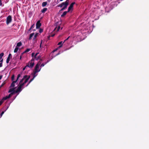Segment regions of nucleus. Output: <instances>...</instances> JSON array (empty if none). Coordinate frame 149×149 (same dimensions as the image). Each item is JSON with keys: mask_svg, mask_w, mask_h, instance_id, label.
Here are the masks:
<instances>
[{"mask_svg": "<svg viewBox=\"0 0 149 149\" xmlns=\"http://www.w3.org/2000/svg\"><path fill=\"white\" fill-rule=\"evenodd\" d=\"M40 63H41L40 61H39L36 65V66H35L33 73V77L30 80L28 83L26 85V86H27L29 85V84L34 79V78L37 75L36 74V73L39 72L40 71L41 69H39V68Z\"/></svg>", "mask_w": 149, "mask_h": 149, "instance_id": "nucleus-3", "label": "nucleus"}, {"mask_svg": "<svg viewBox=\"0 0 149 149\" xmlns=\"http://www.w3.org/2000/svg\"><path fill=\"white\" fill-rule=\"evenodd\" d=\"M30 50V49H27L24 52V53L27 52Z\"/></svg>", "mask_w": 149, "mask_h": 149, "instance_id": "nucleus-21", "label": "nucleus"}, {"mask_svg": "<svg viewBox=\"0 0 149 149\" xmlns=\"http://www.w3.org/2000/svg\"><path fill=\"white\" fill-rule=\"evenodd\" d=\"M55 51V50H54V51Z\"/></svg>", "mask_w": 149, "mask_h": 149, "instance_id": "nucleus-48", "label": "nucleus"}, {"mask_svg": "<svg viewBox=\"0 0 149 149\" xmlns=\"http://www.w3.org/2000/svg\"><path fill=\"white\" fill-rule=\"evenodd\" d=\"M34 60V59H32L31 61H29V63L26 64V67H28L30 68H32L34 65V63L33 62Z\"/></svg>", "mask_w": 149, "mask_h": 149, "instance_id": "nucleus-4", "label": "nucleus"}, {"mask_svg": "<svg viewBox=\"0 0 149 149\" xmlns=\"http://www.w3.org/2000/svg\"><path fill=\"white\" fill-rule=\"evenodd\" d=\"M39 53H37L34 56V58H36V57L37 56V55L39 54Z\"/></svg>", "mask_w": 149, "mask_h": 149, "instance_id": "nucleus-26", "label": "nucleus"}, {"mask_svg": "<svg viewBox=\"0 0 149 149\" xmlns=\"http://www.w3.org/2000/svg\"><path fill=\"white\" fill-rule=\"evenodd\" d=\"M34 53H33L32 54H31L32 56V57H33L34 56Z\"/></svg>", "mask_w": 149, "mask_h": 149, "instance_id": "nucleus-31", "label": "nucleus"}, {"mask_svg": "<svg viewBox=\"0 0 149 149\" xmlns=\"http://www.w3.org/2000/svg\"><path fill=\"white\" fill-rule=\"evenodd\" d=\"M14 79V75L12 76L11 77V79L12 81Z\"/></svg>", "mask_w": 149, "mask_h": 149, "instance_id": "nucleus-24", "label": "nucleus"}, {"mask_svg": "<svg viewBox=\"0 0 149 149\" xmlns=\"http://www.w3.org/2000/svg\"><path fill=\"white\" fill-rule=\"evenodd\" d=\"M32 29H31V28H30L29 29V32L30 31H31V30Z\"/></svg>", "mask_w": 149, "mask_h": 149, "instance_id": "nucleus-39", "label": "nucleus"}, {"mask_svg": "<svg viewBox=\"0 0 149 149\" xmlns=\"http://www.w3.org/2000/svg\"><path fill=\"white\" fill-rule=\"evenodd\" d=\"M26 67H26V66H25V67L24 68H23V70H25V68H26Z\"/></svg>", "mask_w": 149, "mask_h": 149, "instance_id": "nucleus-38", "label": "nucleus"}, {"mask_svg": "<svg viewBox=\"0 0 149 149\" xmlns=\"http://www.w3.org/2000/svg\"><path fill=\"white\" fill-rule=\"evenodd\" d=\"M19 49V42H18L17 43V45L16 46L14 50V52L16 53L17 52Z\"/></svg>", "mask_w": 149, "mask_h": 149, "instance_id": "nucleus-9", "label": "nucleus"}, {"mask_svg": "<svg viewBox=\"0 0 149 149\" xmlns=\"http://www.w3.org/2000/svg\"><path fill=\"white\" fill-rule=\"evenodd\" d=\"M11 56V54H9L8 57L7 59L6 60V62L7 63H8L10 60V56Z\"/></svg>", "mask_w": 149, "mask_h": 149, "instance_id": "nucleus-10", "label": "nucleus"}, {"mask_svg": "<svg viewBox=\"0 0 149 149\" xmlns=\"http://www.w3.org/2000/svg\"><path fill=\"white\" fill-rule=\"evenodd\" d=\"M63 0H60V1H63Z\"/></svg>", "mask_w": 149, "mask_h": 149, "instance_id": "nucleus-44", "label": "nucleus"}, {"mask_svg": "<svg viewBox=\"0 0 149 149\" xmlns=\"http://www.w3.org/2000/svg\"><path fill=\"white\" fill-rule=\"evenodd\" d=\"M34 24H33V25H32L31 26V27H30V28H31V29H32L33 28V27H34Z\"/></svg>", "mask_w": 149, "mask_h": 149, "instance_id": "nucleus-29", "label": "nucleus"}, {"mask_svg": "<svg viewBox=\"0 0 149 149\" xmlns=\"http://www.w3.org/2000/svg\"><path fill=\"white\" fill-rule=\"evenodd\" d=\"M66 1H67L69 3V0H66Z\"/></svg>", "mask_w": 149, "mask_h": 149, "instance_id": "nucleus-43", "label": "nucleus"}, {"mask_svg": "<svg viewBox=\"0 0 149 149\" xmlns=\"http://www.w3.org/2000/svg\"><path fill=\"white\" fill-rule=\"evenodd\" d=\"M62 41H61L58 42V45H60L59 46V47H61L62 46Z\"/></svg>", "mask_w": 149, "mask_h": 149, "instance_id": "nucleus-16", "label": "nucleus"}, {"mask_svg": "<svg viewBox=\"0 0 149 149\" xmlns=\"http://www.w3.org/2000/svg\"><path fill=\"white\" fill-rule=\"evenodd\" d=\"M47 8H44L41 11V12L42 13H45V12L47 10Z\"/></svg>", "mask_w": 149, "mask_h": 149, "instance_id": "nucleus-12", "label": "nucleus"}, {"mask_svg": "<svg viewBox=\"0 0 149 149\" xmlns=\"http://www.w3.org/2000/svg\"><path fill=\"white\" fill-rule=\"evenodd\" d=\"M3 101H0V106L2 104Z\"/></svg>", "mask_w": 149, "mask_h": 149, "instance_id": "nucleus-37", "label": "nucleus"}, {"mask_svg": "<svg viewBox=\"0 0 149 149\" xmlns=\"http://www.w3.org/2000/svg\"><path fill=\"white\" fill-rule=\"evenodd\" d=\"M8 96H6L5 97H4L3 99H2V100H6V99H8Z\"/></svg>", "mask_w": 149, "mask_h": 149, "instance_id": "nucleus-22", "label": "nucleus"}, {"mask_svg": "<svg viewBox=\"0 0 149 149\" xmlns=\"http://www.w3.org/2000/svg\"><path fill=\"white\" fill-rule=\"evenodd\" d=\"M43 30L41 29H40L39 31V32L40 33H42L43 32Z\"/></svg>", "mask_w": 149, "mask_h": 149, "instance_id": "nucleus-23", "label": "nucleus"}, {"mask_svg": "<svg viewBox=\"0 0 149 149\" xmlns=\"http://www.w3.org/2000/svg\"><path fill=\"white\" fill-rule=\"evenodd\" d=\"M69 12H68V10L67 11H64L63 13L61 15V17H63L65 15H66L67 13Z\"/></svg>", "mask_w": 149, "mask_h": 149, "instance_id": "nucleus-11", "label": "nucleus"}, {"mask_svg": "<svg viewBox=\"0 0 149 149\" xmlns=\"http://www.w3.org/2000/svg\"><path fill=\"white\" fill-rule=\"evenodd\" d=\"M4 55V53H2L0 54V60L2 59V58L3 56Z\"/></svg>", "mask_w": 149, "mask_h": 149, "instance_id": "nucleus-18", "label": "nucleus"}, {"mask_svg": "<svg viewBox=\"0 0 149 149\" xmlns=\"http://www.w3.org/2000/svg\"><path fill=\"white\" fill-rule=\"evenodd\" d=\"M40 56H37L36 57V58H34V59H36V60H37L38 59H40L41 61H42V60L41 59H40Z\"/></svg>", "mask_w": 149, "mask_h": 149, "instance_id": "nucleus-17", "label": "nucleus"}, {"mask_svg": "<svg viewBox=\"0 0 149 149\" xmlns=\"http://www.w3.org/2000/svg\"><path fill=\"white\" fill-rule=\"evenodd\" d=\"M3 84H2V85H1V87L2 86H3Z\"/></svg>", "mask_w": 149, "mask_h": 149, "instance_id": "nucleus-46", "label": "nucleus"}, {"mask_svg": "<svg viewBox=\"0 0 149 149\" xmlns=\"http://www.w3.org/2000/svg\"><path fill=\"white\" fill-rule=\"evenodd\" d=\"M65 10V9L64 8H63L60 10V11H62L64 10Z\"/></svg>", "mask_w": 149, "mask_h": 149, "instance_id": "nucleus-35", "label": "nucleus"}, {"mask_svg": "<svg viewBox=\"0 0 149 149\" xmlns=\"http://www.w3.org/2000/svg\"><path fill=\"white\" fill-rule=\"evenodd\" d=\"M19 79V74L17 76V80L15 81H14L11 84L10 88L9 91V93H11L9 94L8 96H7L8 98H10L12 95L15 93H18L19 92V84L17 82V81Z\"/></svg>", "mask_w": 149, "mask_h": 149, "instance_id": "nucleus-1", "label": "nucleus"}, {"mask_svg": "<svg viewBox=\"0 0 149 149\" xmlns=\"http://www.w3.org/2000/svg\"><path fill=\"white\" fill-rule=\"evenodd\" d=\"M50 36H48V39L49 40V38H50Z\"/></svg>", "mask_w": 149, "mask_h": 149, "instance_id": "nucleus-41", "label": "nucleus"}, {"mask_svg": "<svg viewBox=\"0 0 149 149\" xmlns=\"http://www.w3.org/2000/svg\"><path fill=\"white\" fill-rule=\"evenodd\" d=\"M47 4V1L44 2L42 3V7L45 6Z\"/></svg>", "mask_w": 149, "mask_h": 149, "instance_id": "nucleus-14", "label": "nucleus"}, {"mask_svg": "<svg viewBox=\"0 0 149 149\" xmlns=\"http://www.w3.org/2000/svg\"><path fill=\"white\" fill-rule=\"evenodd\" d=\"M42 40L41 41V43L40 44V47H41V45H42Z\"/></svg>", "mask_w": 149, "mask_h": 149, "instance_id": "nucleus-36", "label": "nucleus"}, {"mask_svg": "<svg viewBox=\"0 0 149 149\" xmlns=\"http://www.w3.org/2000/svg\"><path fill=\"white\" fill-rule=\"evenodd\" d=\"M20 74H19V77H20Z\"/></svg>", "mask_w": 149, "mask_h": 149, "instance_id": "nucleus-45", "label": "nucleus"}, {"mask_svg": "<svg viewBox=\"0 0 149 149\" xmlns=\"http://www.w3.org/2000/svg\"><path fill=\"white\" fill-rule=\"evenodd\" d=\"M11 17L10 15L8 16L7 18L6 23L7 24H8L11 22Z\"/></svg>", "mask_w": 149, "mask_h": 149, "instance_id": "nucleus-7", "label": "nucleus"}, {"mask_svg": "<svg viewBox=\"0 0 149 149\" xmlns=\"http://www.w3.org/2000/svg\"><path fill=\"white\" fill-rule=\"evenodd\" d=\"M4 111H2L1 114V117L2 116V115L3 114V113H4Z\"/></svg>", "mask_w": 149, "mask_h": 149, "instance_id": "nucleus-28", "label": "nucleus"}, {"mask_svg": "<svg viewBox=\"0 0 149 149\" xmlns=\"http://www.w3.org/2000/svg\"><path fill=\"white\" fill-rule=\"evenodd\" d=\"M39 53H37L34 56V58H36V57L37 56V55L39 54Z\"/></svg>", "mask_w": 149, "mask_h": 149, "instance_id": "nucleus-25", "label": "nucleus"}, {"mask_svg": "<svg viewBox=\"0 0 149 149\" xmlns=\"http://www.w3.org/2000/svg\"><path fill=\"white\" fill-rule=\"evenodd\" d=\"M33 31H35V30H33Z\"/></svg>", "mask_w": 149, "mask_h": 149, "instance_id": "nucleus-47", "label": "nucleus"}, {"mask_svg": "<svg viewBox=\"0 0 149 149\" xmlns=\"http://www.w3.org/2000/svg\"><path fill=\"white\" fill-rule=\"evenodd\" d=\"M3 61V59H2L0 61V67H1L2 66V62Z\"/></svg>", "mask_w": 149, "mask_h": 149, "instance_id": "nucleus-19", "label": "nucleus"}, {"mask_svg": "<svg viewBox=\"0 0 149 149\" xmlns=\"http://www.w3.org/2000/svg\"><path fill=\"white\" fill-rule=\"evenodd\" d=\"M75 2H73L70 4V6L68 8V12H69L72 9V8L73 7V6L75 4Z\"/></svg>", "mask_w": 149, "mask_h": 149, "instance_id": "nucleus-6", "label": "nucleus"}, {"mask_svg": "<svg viewBox=\"0 0 149 149\" xmlns=\"http://www.w3.org/2000/svg\"><path fill=\"white\" fill-rule=\"evenodd\" d=\"M60 26H59L57 28V31H58L59 30V29H60Z\"/></svg>", "mask_w": 149, "mask_h": 149, "instance_id": "nucleus-30", "label": "nucleus"}, {"mask_svg": "<svg viewBox=\"0 0 149 149\" xmlns=\"http://www.w3.org/2000/svg\"><path fill=\"white\" fill-rule=\"evenodd\" d=\"M67 6H66H66H64L63 7V8H64L65 9L67 8Z\"/></svg>", "mask_w": 149, "mask_h": 149, "instance_id": "nucleus-33", "label": "nucleus"}, {"mask_svg": "<svg viewBox=\"0 0 149 149\" xmlns=\"http://www.w3.org/2000/svg\"><path fill=\"white\" fill-rule=\"evenodd\" d=\"M41 23H40V21L39 20L37 21L36 23V29H39L40 28L41 26Z\"/></svg>", "mask_w": 149, "mask_h": 149, "instance_id": "nucleus-8", "label": "nucleus"}, {"mask_svg": "<svg viewBox=\"0 0 149 149\" xmlns=\"http://www.w3.org/2000/svg\"><path fill=\"white\" fill-rule=\"evenodd\" d=\"M69 4V3L67 1H65V2H63L61 4L57 6L58 7H60L61 8L63 6H65L66 5V6H68Z\"/></svg>", "mask_w": 149, "mask_h": 149, "instance_id": "nucleus-5", "label": "nucleus"}, {"mask_svg": "<svg viewBox=\"0 0 149 149\" xmlns=\"http://www.w3.org/2000/svg\"><path fill=\"white\" fill-rule=\"evenodd\" d=\"M54 36V34H52V35H51V36H52V37H53Z\"/></svg>", "mask_w": 149, "mask_h": 149, "instance_id": "nucleus-40", "label": "nucleus"}, {"mask_svg": "<svg viewBox=\"0 0 149 149\" xmlns=\"http://www.w3.org/2000/svg\"><path fill=\"white\" fill-rule=\"evenodd\" d=\"M2 5V3L1 2V0H0V6H1Z\"/></svg>", "mask_w": 149, "mask_h": 149, "instance_id": "nucleus-32", "label": "nucleus"}, {"mask_svg": "<svg viewBox=\"0 0 149 149\" xmlns=\"http://www.w3.org/2000/svg\"><path fill=\"white\" fill-rule=\"evenodd\" d=\"M34 34V33H31L30 35L29 38V40H31V39L32 37L33 36Z\"/></svg>", "mask_w": 149, "mask_h": 149, "instance_id": "nucleus-13", "label": "nucleus"}, {"mask_svg": "<svg viewBox=\"0 0 149 149\" xmlns=\"http://www.w3.org/2000/svg\"><path fill=\"white\" fill-rule=\"evenodd\" d=\"M38 33H36V34L34 36V37L33 38V40L35 39L38 36Z\"/></svg>", "mask_w": 149, "mask_h": 149, "instance_id": "nucleus-20", "label": "nucleus"}, {"mask_svg": "<svg viewBox=\"0 0 149 149\" xmlns=\"http://www.w3.org/2000/svg\"><path fill=\"white\" fill-rule=\"evenodd\" d=\"M22 45V43L21 42H19V47Z\"/></svg>", "mask_w": 149, "mask_h": 149, "instance_id": "nucleus-34", "label": "nucleus"}, {"mask_svg": "<svg viewBox=\"0 0 149 149\" xmlns=\"http://www.w3.org/2000/svg\"><path fill=\"white\" fill-rule=\"evenodd\" d=\"M49 61L47 60L46 62L45 63H42L40 65V67H43Z\"/></svg>", "mask_w": 149, "mask_h": 149, "instance_id": "nucleus-15", "label": "nucleus"}, {"mask_svg": "<svg viewBox=\"0 0 149 149\" xmlns=\"http://www.w3.org/2000/svg\"><path fill=\"white\" fill-rule=\"evenodd\" d=\"M30 77V76H28L26 75H25L20 80L19 82V93L22 91L23 86L28 81Z\"/></svg>", "mask_w": 149, "mask_h": 149, "instance_id": "nucleus-2", "label": "nucleus"}, {"mask_svg": "<svg viewBox=\"0 0 149 149\" xmlns=\"http://www.w3.org/2000/svg\"><path fill=\"white\" fill-rule=\"evenodd\" d=\"M2 77V76H0V79H1Z\"/></svg>", "mask_w": 149, "mask_h": 149, "instance_id": "nucleus-42", "label": "nucleus"}, {"mask_svg": "<svg viewBox=\"0 0 149 149\" xmlns=\"http://www.w3.org/2000/svg\"><path fill=\"white\" fill-rule=\"evenodd\" d=\"M70 37V36H69L66 39H65L64 42L63 43L66 41L68 40V39Z\"/></svg>", "mask_w": 149, "mask_h": 149, "instance_id": "nucleus-27", "label": "nucleus"}]
</instances>
